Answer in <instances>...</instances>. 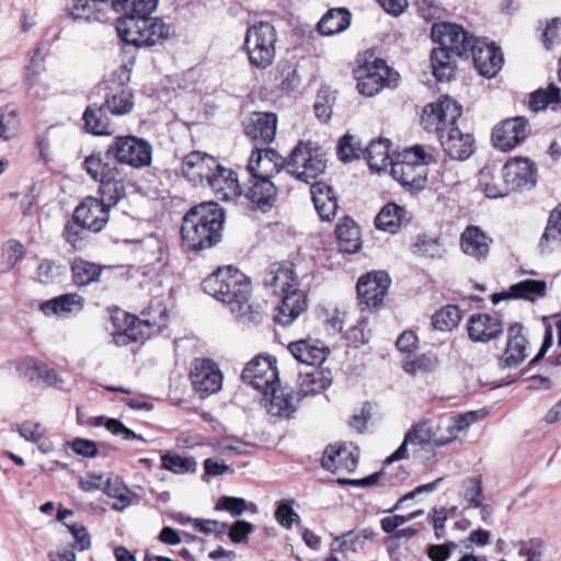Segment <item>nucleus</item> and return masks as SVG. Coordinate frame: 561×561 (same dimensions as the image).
Here are the masks:
<instances>
[{
    "instance_id": "nucleus-18",
    "label": "nucleus",
    "mask_w": 561,
    "mask_h": 561,
    "mask_svg": "<svg viewBox=\"0 0 561 561\" xmlns=\"http://www.w3.org/2000/svg\"><path fill=\"white\" fill-rule=\"evenodd\" d=\"M479 73L486 78L494 77L502 68L503 57L500 49L485 39L476 38L470 53Z\"/></svg>"
},
{
    "instance_id": "nucleus-4",
    "label": "nucleus",
    "mask_w": 561,
    "mask_h": 561,
    "mask_svg": "<svg viewBox=\"0 0 561 561\" xmlns=\"http://www.w3.org/2000/svg\"><path fill=\"white\" fill-rule=\"evenodd\" d=\"M503 181L499 185H490L492 175L488 170L479 173V184L489 198H500L508 195L512 191L534 186L536 183V168L528 158L510 159L502 168Z\"/></svg>"
},
{
    "instance_id": "nucleus-49",
    "label": "nucleus",
    "mask_w": 561,
    "mask_h": 561,
    "mask_svg": "<svg viewBox=\"0 0 561 561\" xmlns=\"http://www.w3.org/2000/svg\"><path fill=\"white\" fill-rule=\"evenodd\" d=\"M546 295V283L543 280L526 279L512 285L505 294L507 297L535 300Z\"/></svg>"
},
{
    "instance_id": "nucleus-48",
    "label": "nucleus",
    "mask_w": 561,
    "mask_h": 561,
    "mask_svg": "<svg viewBox=\"0 0 561 561\" xmlns=\"http://www.w3.org/2000/svg\"><path fill=\"white\" fill-rule=\"evenodd\" d=\"M73 282L78 286H87L96 282L102 273V267L95 263L78 259L71 266Z\"/></svg>"
},
{
    "instance_id": "nucleus-40",
    "label": "nucleus",
    "mask_w": 561,
    "mask_h": 561,
    "mask_svg": "<svg viewBox=\"0 0 561 561\" xmlns=\"http://www.w3.org/2000/svg\"><path fill=\"white\" fill-rule=\"evenodd\" d=\"M351 23V13L343 8L331 9L318 23V31L322 35H334L343 32Z\"/></svg>"
},
{
    "instance_id": "nucleus-57",
    "label": "nucleus",
    "mask_w": 561,
    "mask_h": 561,
    "mask_svg": "<svg viewBox=\"0 0 561 561\" xmlns=\"http://www.w3.org/2000/svg\"><path fill=\"white\" fill-rule=\"evenodd\" d=\"M214 450L225 456L247 454L249 445L234 437H221L210 443Z\"/></svg>"
},
{
    "instance_id": "nucleus-47",
    "label": "nucleus",
    "mask_w": 561,
    "mask_h": 561,
    "mask_svg": "<svg viewBox=\"0 0 561 561\" xmlns=\"http://www.w3.org/2000/svg\"><path fill=\"white\" fill-rule=\"evenodd\" d=\"M264 397L267 411L272 415L289 416V414L294 411L291 398L279 389L278 383L271 388L268 394Z\"/></svg>"
},
{
    "instance_id": "nucleus-26",
    "label": "nucleus",
    "mask_w": 561,
    "mask_h": 561,
    "mask_svg": "<svg viewBox=\"0 0 561 561\" xmlns=\"http://www.w3.org/2000/svg\"><path fill=\"white\" fill-rule=\"evenodd\" d=\"M288 351L298 362L309 366L321 365L330 353L323 342L314 339L291 342L288 344Z\"/></svg>"
},
{
    "instance_id": "nucleus-34",
    "label": "nucleus",
    "mask_w": 561,
    "mask_h": 561,
    "mask_svg": "<svg viewBox=\"0 0 561 561\" xmlns=\"http://www.w3.org/2000/svg\"><path fill=\"white\" fill-rule=\"evenodd\" d=\"M104 106H89L83 113L84 126L88 133L96 136H108L115 133V125L106 115Z\"/></svg>"
},
{
    "instance_id": "nucleus-56",
    "label": "nucleus",
    "mask_w": 561,
    "mask_h": 561,
    "mask_svg": "<svg viewBox=\"0 0 561 561\" xmlns=\"http://www.w3.org/2000/svg\"><path fill=\"white\" fill-rule=\"evenodd\" d=\"M162 467L176 474L194 472L196 470V461L193 458L182 457L180 455H163L161 457Z\"/></svg>"
},
{
    "instance_id": "nucleus-46",
    "label": "nucleus",
    "mask_w": 561,
    "mask_h": 561,
    "mask_svg": "<svg viewBox=\"0 0 561 561\" xmlns=\"http://www.w3.org/2000/svg\"><path fill=\"white\" fill-rule=\"evenodd\" d=\"M450 51L442 48H435L431 54V65L433 76L440 82L449 81L454 76L455 66L451 61Z\"/></svg>"
},
{
    "instance_id": "nucleus-14",
    "label": "nucleus",
    "mask_w": 561,
    "mask_h": 561,
    "mask_svg": "<svg viewBox=\"0 0 561 561\" xmlns=\"http://www.w3.org/2000/svg\"><path fill=\"white\" fill-rule=\"evenodd\" d=\"M191 381L201 397H207L221 389L222 373L210 359L197 358L191 366Z\"/></svg>"
},
{
    "instance_id": "nucleus-50",
    "label": "nucleus",
    "mask_w": 561,
    "mask_h": 561,
    "mask_svg": "<svg viewBox=\"0 0 561 561\" xmlns=\"http://www.w3.org/2000/svg\"><path fill=\"white\" fill-rule=\"evenodd\" d=\"M411 251L417 256L430 259H440L446 252L443 244L436 238L425 234H420L415 238Z\"/></svg>"
},
{
    "instance_id": "nucleus-62",
    "label": "nucleus",
    "mask_w": 561,
    "mask_h": 561,
    "mask_svg": "<svg viewBox=\"0 0 561 561\" xmlns=\"http://www.w3.org/2000/svg\"><path fill=\"white\" fill-rule=\"evenodd\" d=\"M437 364L438 359L436 356L425 354L416 359L405 360L403 363V369L408 374L416 375L434 370Z\"/></svg>"
},
{
    "instance_id": "nucleus-59",
    "label": "nucleus",
    "mask_w": 561,
    "mask_h": 561,
    "mask_svg": "<svg viewBox=\"0 0 561 561\" xmlns=\"http://www.w3.org/2000/svg\"><path fill=\"white\" fill-rule=\"evenodd\" d=\"M364 547V540L356 536L354 531H348L340 537H335L331 545L332 552L347 553L356 552Z\"/></svg>"
},
{
    "instance_id": "nucleus-22",
    "label": "nucleus",
    "mask_w": 561,
    "mask_h": 561,
    "mask_svg": "<svg viewBox=\"0 0 561 561\" xmlns=\"http://www.w3.org/2000/svg\"><path fill=\"white\" fill-rule=\"evenodd\" d=\"M358 450L357 448H348L346 446H329L323 457L322 466L324 469L336 473H351L357 467Z\"/></svg>"
},
{
    "instance_id": "nucleus-28",
    "label": "nucleus",
    "mask_w": 561,
    "mask_h": 561,
    "mask_svg": "<svg viewBox=\"0 0 561 561\" xmlns=\"http://www.w3.org/2000/svg\"><path fill=\"white\" fill-rule=\"evenodd\" d=\"M528 341L523 334V327L514 323L507 329L506 348L501 357L503 365L507 367L518 366L527 357Z\"/></svg>"
},
{
    "instance_id": "nucleus-10",
    "label": "nucleus",
    "mask_w": 561,
    "mask_h": 561,
    "mask_svg": "<svg viewBox=\"0 0 561 561\" xmlns=\"http://www.w3.org/2000/svg\"><path fill=\"white\" fill-rule=\"evenodd\" d=\"M106 156L121 164L139 169L151 163L152 147L149 141L136 136H116L107 147Z\"/></svg>"
},
{
    "instance_id": "nucleus-9",
    "label": "nucleus",
    "mask_w": 561,
    "mask_h": 561,
    "mask_svg": "<svg viewBox=\"0 0 561 561\" xmlns=\"http://www.w3.org/2000/svg\"><path fill=\"white\" fill-rule=\"evenodd\" d=\"M276 42V30L271 23L260 22L248 27L244 38V48L250 64L259 69L270 67L275 58Z\"/></svg>"
},
{
    "instance_id": "nucleus-30",
    "label": "nucleus",
    "mask_w": 561,
    "mask_h": 561,
    "mask_svg": "<svg viewBox=\"0 0 561 561\" xmlns=\"http://www.w3.org/2000/svg\"><path fill=\"white\" fill-rule=\"evenodd\" d=\"M296 282L297 275L290 265H273L264 275V285L274 295L289 294Z\"/></svg>"
},
{
    "instance_id": "nucleus-43",
    "label": "nucleus",
    "mask_w": 561,
    "mask_h": 561,
    "mask_svg": "<svg viewBox=\"0 0 561 561\" xmlns=\"http://www.w3.org/2000/svg\"><path fill=\"white\" fill-rule=\"evenodd\" d=\"M21 129V118L19 110L7 104L0 107V139L9 141L16 138Z\"/></svg>"
},
{
    "instance_id": "nucleus-61",
    "label": "nucleus",
    "mask_w": 561,
    "mask_h": 561,
    "mask_svg": "<svg viewBox=\"0 0 561 561\" xmlns=\"http://www.w3.org/2000/svg\"><path fill=\"white\" fill-rule=\"evenodd\" d=\"M463 497L470 506H481L484 500L481 476H474L466 482Z\"/></svg>"
},
{
    "instance_id": "nucleus-2",
    "label": "nucleus",
    "mask_w": 561,
    "mask_h": 561,
    "mask_svg": "<svg viewBox=\"0 0 561 561\" xmlns=\"http://www.w3.org/2000/svg\"><path fill=\"white\" fill-rule=\"evenodd\" d=\"M202 286L206 294L226 305L238 320L253 322L257 319L260 313L250 304V280L239 270L219 267L203 280Z\"/></svg>"
},
{
    "instance_id": "nucleus-38",
    "label": "nucleus",
    "mask_w": 561,
    "mask_h": 561,
    "mask_svg": "<svg viewBox=\"0 0 561 561\" xmlns=\"http://www.w3.org/2000/svg\"><path fill=\"white\" fill-rule=\"evenodd\" d=\"M104 5L100 7L93 0H73L70 14L73 20L85 22H106L110 15L105 12Z\"/></svg>"
},
{
    "instance_id": "nucleus-60",
    "label": "nucleus",
    "mask_w": 561,
    "mask_h": 561,
    "mask_svg": "<svg viewBox=\"0 0 561 561\" xmlns=\"http://www.w3.org/2000/svg\"><path fill=\"white\" fill-rule=\"evenodd\" d=\"M360 153L362 147L355 136L345 135L340 139L337 145V156L342 161L348 162L353 159H357Z\"/></svg>"
},
{
    "instance_id": "nucleus-33",
    "label": "nucleus",
    "mask_w": 561,
    "mask_h": 561,
    "mask_svg": "<svg viewBox=\"0 0 561 561\" xmlns=\"http://www.w3.org/2000/svg\"><path fill=\"white\" fill-rule=\"evenodd\" d=\"M370 170L381 172L396 162L390 154V141L386 138L371 140L365 150Z\"/></svg>"
},
{
    "instance_id": "nucleus-55",
    "label": "nucleus",
    "mask_w": 561,
    "mask_h": 561,
    "mask_svg": "<svg viewBox=\"0 0 561 561\" xmlns=\"http://www.w3.org/2000/svg\"><path fill=\"white\" fill-rule=\"evenodd\" d=\"M157 4L158 0H122L119 11H124L123 16L149 18Z\"/></svg>"
},
{
    "instance_id": "nucleus-31",
    "label": "nucleus",
    "mask_w": 561,
    "mask_h": 561,
    "mask_svg": "<svg viewBox=\"0 0 561 561\" xmlns=\"http://www.w3.org/2000/svg\"><path fill=\"white\" fill-rule=\"evenodd\" d=\"M311 196L314 207L323 220H331L337 211V199L332 187L323 182L311 186Z\"/></svg>"
},
{
    "instance_id": "nucleus-63",
    "label": "nucleus",
    "mask_w": 561,
    "mask_h": 561,
    "mask_svg": "<svg viewBox=\"0 0 561 561\" xmlns=\"http://www.w3.org/2000/svg\"><path fill=\"white\" fill-rule=\"evenodd\" d=\"M48 366L38 363L33 358H27L19 363L16 370L20 375H23L28 380H44L45 374L47 373Z\"/></svg>"
},
{
    "instance_id": "nucleus-13",
    "label": "nucleus",
    "mask_w": 561,
    "mask_h": 561,
    "mask_svg": "<svg viewBox=\"0 0 561 561\" xmlns=\"http://www.w3.org/2000/svg\"><path fill=\"white\" fill-rule=\"evenodd\" d=\"M432 37L442 48L459 57H468L473 44L469 34L460 25L453 23L435 24L432 28Z\"/></svg>"
},
{
    "instance_id": "nucleus-44",
    "label": "nucleus",
    "mask_w": 561,
    "mask_h": 561,
    "mask_svg": "<svg viewBox=\"0 0 561 561\" xmlns=\"http://www.w3.org/2000/svg\"><path fill=\"white\" fill-rule=\"evenodd\" d=\"M168 321L169 317L167 307L161 302H157L154 306H149L141 312V318L139 319V323L148 329V336L161 332L168 327Z\"/></svg>"
},
{
    "instance_id": "nucleus-5",
    "label": "nucleus",
    "mask_w": 561,
    "mask_h": 561,
    "mask_svg": "<svg viewBox=\"0 0 561 561\" xmlns=\"http://www.w3.org/2000/svg\"><path fill=\"white\" fill-rule=\"evenodd\" d=\"M354 76L357 80L358 92L369 98L375 96L385 88H397L400 80L399 72L390 68L385 60L374 55L357 59Z\"/></svg>"
},
{
    "instance_id": "nucleus-23",
    "label": "nucleus",
    "mask_w": 561,
    "mask_h": 561,
    "mask_svg": "<svg viewBox=\"0 0 561 561\" xmlns=\"http://www.w3.org/2000/svg\"><path fill=\"white\" fill-rule=\"evenodd\" d=\"M502 321L488 313L472 314L467 323L468 335L471 341L486 343L503 333Z\"/></svg>"
},
{
    "instance_id": "nucleus-3",
    "label": "nucleus",
    "mask_w": 561,
    "mask_h": 561,
    "mask_svg": "<svg viewBox=\"0 0 561 561\" xmlns=\"http://www.w3.org/2000/svg\"><path fill=\"white\" fill-rule=\"evenodd\" d=\"M224 211L216 203H202L191 208L183 218V244L192 251L213 247L220 240Z\"/></svg>"
},
{
    "instance_id": "nucleus-25",
    "label": "nucleus",
    "mask_w": 561,
    "mask_h": 561,
    "mask_svg": "<svg viewBox=\"0 0 561 561\" xmlns=\"http://www.w3.org/2000/svg\"><path fill=\"white\" fill-rule=\"evenodd\" d=\"M277 117L274 113H253L245 124V135L257 145L271 144L276 135Z\"/></svg>"
},
{
    "instance_id": "nucleus-51",
    "label": "nucleus",
    "mask_w": 561,
    "mask_h": 561,
    "mask_svg": "<svg viewBox=\"0 0 561 561\" xmlns=\"http://www.w3.org/2000/svg\"><path fill=\"white\" fill-rule=\"evenodd\" d=\"M461 320L460 309L457 306H446L436 311L432 317V323L436 330L450 331Z\"/></svg>"
},
{
    "instance_id": "nucleus-53",
    "label": "nucleus",
    "mask_w": 561,
    "mask_h": 561,
    "mask_svg": "<svg viewBox=\"0 0 561 561\" xmlns=\"http://www.w3.org/2000/svg\"><path fill=\"white\" fill-rule=\"evenodd\" d=\"M84 169L87 173L98 182L117 173V168L104 162L100 154L88 156L84 160Z\"/></svg>"
},
{
    "instance_id": "nucleus-32",
    "label": "nucleus",
    "mask_w": 561,
    "mask_h": 561,
    "mask_svg": "<svg viewBox=\"0 0 561 561\" xmlns=\"http://www.w3.org/2000/svg\"><path fill=\"white\" fill-rule=\"evenodd\" d=\"M244 196L263 210L271 208L276 198L275 183L271 180L251 176L250 186Z\"/></svg>"
},
{
    "instance_id": "nucleus-41",
    "label": "nucleus",
    "mask_w": 561,
    "mask_h": 561,
    "mask_svg": "<svg viewBox=\"0 0 561 561\" xmlns=\"http://www.w3.org/2000/svg\"><path fill=\"white\" fill-rule=\"evenodd\" d=\"M139 255L148 266L163 265L168 257V248L160 238L149 236L141 242Z\"/></svg>"
},
{
    "instance_id": "nucleus-12",
    "label": "nucleus",
    "mask_w": 561,
    "mask_h": 561,
    "mask_svg": "<svg viewBox=\"0 0 561 561\" xmlns=\"http://www.w3.org/2000/svg\"><path fill=\"white\" fill-rule=\"evenodd\" d=\"M530 134L528 121L523 116L511 117L497 124L492 131L494 147L508 151L522 144Z\"/></svg>"
},
{
    "instance_id": "nucleus-19",
    "label": "nucleus",
    "mask_w": 561,
    "mask_h": 561,
    "mask_svg": "<svg viewBox=\"0 0 561 561\" xmlns=\"http://www.w3.org/2000/svg\"><path fill=\"white\" fill-rule=\"evenodd\" d=\"M253 178L271 180L283 169L287 171L286 158L282 157L274 149L260 150L256 148L252 152L247 167Z\"/></svg>"
},
{
    "instance_id": "nucleus-64",
    "label": "nucleus",
    "mask_w": 561,
    "mask_h": 561,
    "mask_svg": "<svg viewBox=\"0 0 561 561\" xmlns=\"http://www.w3.org/2000/svg\"><path fill=\"white\" fill-rule=\"evenodd\" d=\"M335 96L329 90H320L314 103L316 116L322 121L328 122L332 114V107Z\"/></svg>"
},
{
    "instance_id": "nucleus-7",
    "label": "nucleus",
    "mask_w": 561,
    "mask_h": 561,
    "mask_svg": "<svg viewBox=\"0 0 561 561\" xmlns=\"http://www.w3.org/2000/svg\"><path fill=\"white\" fill-rule=\"evenodd\" d=\"M435 159L421 145L405 148L400 159L392 164V176L404 187L423 190L427 182V165Z\"/></svg>"
},
{
    "instance_id": "nucleus-36",
    "label": "nucleus",
    "mask_w": 561,
    "mask_h": 561,
    "mask_svg": "<svg viewBox=\"0 0 561 561\" xmlns=\"http://www.w3.org/2000/svg\"><path fill=\"white\" fill-rule=\"evenodd\" d=\"M134 105V94L128 88H110L102 106L112 115L121 116L130 113Z\"/></svg>"
},
{
    "instance_id": "nucleus-27",
    "label": "nucleus",
    "mask_w": 561,
    "mask_h": 561,
    "mask_svg": "<svg viewBox=\"0 0 561 561\" xmlns=\"http://www.w3.org/2000/svg\"><path fill=\"white\" fill-rule=\"evenodd\" d=\"M307 308V298L304 291L294 288L289 294L283 296L280 304L274 309L276 323L290 325Z\"/></svg>"
},
{
    "instance_id": "nucleus-17",
    "label": "nucleus",
    "mask_w": 561,
    "mask_h": 561,
    "mask_svg": "<svg viewBox=\"0 0 561 561\" xmlns=\"http://www.w3.org/2000/svg\"><path fill=\"white\" fill-rule=\"evenodd\" d=\"M110 209L96 197H85L75 209L73 221L94 232L101 231L108 220Z\"/></svg>"
},
{
    "instance_id": "nucleus-21",
    "label": "nucleus",
    "mask_w": 561,
    "mask_h": 561,
    "mask_svg": "<svg viewBox=\"0 0 561 561\" xmlns=\"http://www.w3.org/2000/svg\"><path fill=\"white\" fill-rule=\"evenodd\" d=\"M206 185L211 188L217 199L224 202H233L242 194L236 172L221 163Z\"/></svg>"
},
{
    "instance_id": "nucleus-35",
    "label": "nucleus",
    "mask_w": 561,
    "mask_h": 561,
    "mask_svg": "<svg viewBox=\"0 0 561 561\" xmlns=\"http://www.w3.org/2000/svg\"><path fill=\"white\" fill-rule=\"evenodd\" d=\"M335 233L342 252L353 254L360 250V232L353 219L345 217L336 226Z\"/></svg>"
},
{
    "instance_id": "nucleus-58",
    "label": "nucleus",
    "mask_w": 561,
    "mask_h": 561,
    "mask_svg": "<svg viewBox=\"0 0 561 561\" xmlns=\"http://www.w3.org/2000/svg\"><path fill=\"white\" fill-rule=\"evenodd\" d=\"M438 428L444 430L446 434H439V439L436 440V447L446 446L457 439L460 433L467 432L462 422H459L458 415L448 419L444 422L443 426Z\"/></svg>"
},
{
    "instance_id": "nucleus-15",
    "label": "nucleus",
    "mask_w": 561,
    "mask_h": 561,
    "mask_svg": "<svg viewBox=\"0 0 561 561\" xmlns=\"http://www.w3.org/2000/svg\"><path fill=\"white\" fill-rule=\"evenodd\" d=\"M219 164L220 162L208 153L192 151L182 161V173L194 186H205Z\"/></svg>"
},
{
    "instance_id": "nucleus-37",
    "label": "nucleus",
    "mask_w": 561,
    "mask_h": 561,
    "mask_svg": "<svg viewBox=\"0 0 561 561\" xmlns=\"http://www.w3.org/2000/svg\"><path fill=\"white\" fill-rule=\"evenodd\" d=\"M405 215L407 211L403 207L394 203H388L376 216V228L386 232L396 233L404 222Z\"/></svg>"
},
{
    "instance_id": "nucleus-8",
    "label": "nucleus",
    "mask_w": 561,
    "mask_h": 561,
    "mask_svg": "<svg viewBox=\"0 0 561 561\" xmlns=\"http://www.w3.org/2000/svg\"><path fill=\"white\" fill-rule=\"evenodd\" d=\"M286 163L287 173L305 183L317 179L327 168L324 154L311 141H299L286 158Z\"/></svg>"
},
{
    "instance_id": "nucleus-1",
    "label": "nucleus",
    "mask_w": 561,
    "mask_h": 561,
    "mask_svg": "<svg viewBox=\"0 0 561 561\" xmlns=\"http://www.w3.org/2000/svg\"><path fill=\"white\" fill-rule=\"evenodd\" d=\"M462 113L461 105L448 96L427 104L423 110L422 125L428 131L438 133L445 153L454 160H466L474 151V140L456 125Z\"/></svg>"
},
{
    "instance_id": "nucleus-11",
    "label": "nucleus",
    "mask_w": 561,
    "mask_h": 561,
    "mask_svg": "<svg viewBox=\"0 0 561 561\" xmlns=\"http://www.w3.org/2000/svg\"><path fill=\"white\" fill-rule=\"evenodd\" d=\"M243 381L267 396L270 389L278 383V371L274 357L259 356L247 364L242 371Z\"/></svg>"
},
{
    "instance_id": "nucleus-20",
    "label": "nucleus",
    "mask_w": 561,
    "mask_h": 561,
    "mask_svg": "<svg viewBox=\"0 0 561 561\" xmlns=\"http://www.w3.org/2000/svg\"><path fill=\"white\" fill-rule=\"evenodd\" d=\"M390 285V278L383 271H375L359 277L357 294L362 304L376 307L385 298Z\"/></svg>"
},
{
    "instance_id": "nucleus-52",
    "label": "nucleus",
    "mask_w": 561,
    "mask_h": 561,
    "mask_svg": "<svg viewBox=\"0 0 561 561\" xmlns=\"http://www.w3.org/2000/svg\"><path fill=\"white\" fill-rule=\"evenodd\" d=\"M561 102L560 89L551 83L547 89H539L531 93L529 106L533 111L546 108L549 104Z\"/></svg>"
},
{
    "instance_id": "nucleus-24",
    "label": "nucleus",
    "mask_w": 561,
    "mask_h": 561,
    "mask_svg": "<svg viewBox=\"0 0 561 561\" xmlns=\"http://www.w3.org/2000/svg\"><path fill=\"white\" fill-rule=\"evenodd\" d=\"M493 240L478 226H468L460 236L461 251L478 262L486 261Z\"/></svg>"
},
{
    "instance_id": "nucleus-16",
    "label": "nucleus",
    "mask_w": 561,
    "mask_h": 561,
    "mask_svg": "<svg viewBox=\"0 0 561 561\" xmlns=\"http://www.w3.org/2000/svg\"><path fill=\"white\" fill-rule=\"evenodd\" d=\"M439 428L434 426L428 420H423L413 425L404 435L400 447L387 458V462H393L408 457V445L424 446L432 445L436 447V440L439 439Z\"/></svg>"
},
{
    "instance_id": "nucleus-6",
    "label": "nucleus",
    "mask_w": 561,
    "mask_h": 561,
    "mask_svg": "<svg viewBox=\"0 0 561 561\" xmlns=\"http://www.w3.org/2000/svg\"><path fill=\"white\" fill-rule=\"evenodd\" d=\"M116 30L123 41L135 46H153L172 34V27L157 18L121 16Z\"/></svg>"
},
{
    "instance_id": "nucleus-45",
    "label": "nucleus",
    "mask_w": 561,
    "mask_h": 561,
    "mask_svg": "<svg viewBox=\"0 0 561 561\" xmlns=\"http://www.w3.org/2000/svg\"><path fill=\"white\" fill-rule=\"evenodd\" d=\"M16 426L20 435L25 440L36 444L43 454H49L53 451L54 445L47 437H45V430L41 423L26 421L18 424Z\"/></svg>"
},
{
    "instance_id": "nucleus-39",
    "label": "nucleus",
    "mask_w": 561,
    "mask_h": 561,
    "mask_svg": "<svg viewBox=\"0 0 561 561\" xmlns=\"http://www.w3.org/2000/svg\"><path fill=\"white\" fill-rule=\"evenodd\" d=\"M331 378L322 370L313 369L309 373L299 374L298 394L307 397L324 391L331 386Z\"/></svg>"
},
{
    "instance_id": "nucleus-42",
    "label": "nucleus",
    "mask_w": 561,
    "mask_h": 561,
    "mask_svg": "<svg viewBox=\"0 0 561 561\" xmlns=\"http://www.w3.org/2000/svg\"><path fill=\"white\" fill-rule=\"evenodd\" d=\"M119 172L107 176L100 182L99 193L101 195L100 202L104 203L108 209L117 205L121 199L126 195L125 184L122 179H118Z\"/></svg>"
},
{
    "instance_id": "nucleus-54",
    "label": "nucleus",
    "mask_w": 561,
    "mask_h": 561,
    "mask_svg": "<svg viewBox=\"0 0 561 561\" xmlns=\"http://www.w3.org/2000/svg\"><path fill=\"white\" fill-rule=\"evenodd\" d=\"M559 244H561V204L551 211L541 240V247L553 248Z\"/></svg>"
},
{
    "instance_id": "nucleus-29",
    "label": "nucleus",
    "mask_w": 561,
    "mask_h": 561,
    "mask_svg": "<svg viewBox=\"0 0 561 561\" xmlns=\"http://www.w3.org/2000/svg\"><path fill=\"white\" fill-rule=\"evenodd\" d=\"M84 306V298L78 294H65L43 301L39 310L46 317L68 318L79 313Z\"/></svg>"
}]
</instances>
